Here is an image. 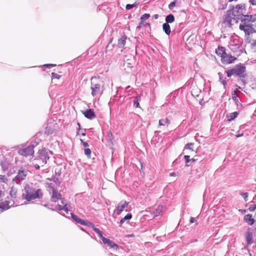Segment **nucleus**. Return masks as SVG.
I'll use <instances>...</instances> for the list:
<instances>
[{
    "label": "nucleus",
    "mask_w": 256,
    "mask_h": 256,
    "mask_svg": "<svg viewBox=\"0 0 256 256\" xmlns=\"http://www.w3.org/2000/svg\"><path fill=\"white\" fill-rule=\"evenodd\" d=\"M136 5L137 4L136 2L132 4H128L126 5V8L128 10H129L135 7Z\"/></svg>",
    "instance_id": "nucleus-40"
},
{
    "label": "nucleus",
    "mask_w": 256,
    "mask_h": 256,
    "mask_svg": "<svg viewBox=\"0 0 256 256\" xmlns=\"http://www.w3.org/2000/svg\"><path fill=\"white\" fill-rule=\"evenodd\" d=\"M162 206H158V208L156 209L154 212V214L155 216L160 215L162 212Z\"/></svg>",
    "instance_id": "nucleus-32"
},
{
    "label": "nucleus",
    "mask_w": 256,
    "mask_h": 256,
    "mask_svg": "<svg viewBox=\"0 0 256 256\" xmlns=\"http://www.w3.org/2000/svg\"><path fill=\"white\" fill-rule=\"evenodd\" d=\"M235 87H236V90L234 91H236V92H240V90H241L240 86H238V85H236Z\"/></svg>",
    "instance_id": "nucleus-50"
},
{
    "label": "nucleus",
    "mask_w": 256,
    "mask_h": 256,
    "mask_svg": "<svg viewBox=\"0 0 256 256\" xmlns=\"http://www.w3.org/2000/svg\"><path fill=\"white\" fill-rule=\"evenodd\" d=\"M102 240L104 244H107L108 246H110L114 249L117 250L118 248V246L109 238H106L103 236L102 238Z\"/></svg>",
    "instance_id": "nucleus-13"
},
{
    "label": "nucleus",
    "mask_w": 256,
    "mask_h": 256,
    "mask_svg": "<svg viewBox=\"0 0 256 256\" xmlns=\"http://www.w3.org/2000/svg\"><path fill=\"white\" fill-rule=\"evenodd\" d=\"M232 98L234 101L235 104L237 106L238 108H241L242 107V104L240 102V100L238 98V96L236 93V91H234L232 94Z\"/></svg>",
    "instance_id": "nucleus-16"
},
{
    "label": "nucleus",
    "mask_w": 256,
    "mask_h": 256,
    "mask_svg": "<svg viewBox=\"0 0 256 256\" xmlns=\"http://www.w3.org/2000/svg\"><path fill=\"white\" fill-rule=\"evenodd\" d=\"M16 190L14 188H12L10 190V194L12 198H16Z\"/></svg>",
    "instance_id": "nucleus-33"
},
{
    "label": "nucleus",
    "mask_w": 256,
    "mask_h": 256,
    "mask_svg": "<svg viewBox=\"0 0 256 256\" xmlns=\"http://www.w3.org/2000/svg\"><path fill=\"white\" fill-rule=\"evenodd\" d=\"M132 218V214L130 213L128 214L124 218L120 220V226L122 225L126 220H129Z\"/></svg>",
    "instance_id": "nucleus-26"
},
{
    "label": "nucleus",
    "mask_w": 256,
    "mask_h": 256,
    "mask_svg": "<svg viewBox=\"0 0 256 256\" xmlns=\"http://www.w3.org/2000/svg\"><path fill=\"white\" fill-rule=\"evenodd\" d=\"M38 154L37 160L41 161L42 164H47L48 160L52 155V152L50 150L44 148L38 150Z\"/></svg>",
    "instance_id": "nucleus-5"
},
{
    "label": "nucleus",
    "mask_w": 256,
    "mask_h": 256,
    "mask_svg": "<svg viewBox=\"0 0 256 256\" xmlns=\"http://www.w3.org/2000/svg\"><path fill=\"white\" fill-rule=\"evenodd\" d=\"M170 176H176V172H172L170 174Z\"/></svg>",
    "instance_id": "nucleus-58"
},
{
    "label": "nucleus",
    "mask_w": 256,
    "mask_h": 256,
    "mask_svg": "<svg viewBox=\"0 0 256 256\" xmlns=\"http://www.w3.org/2000/svg\"><path fill=\"white\" fill-rule=\"evenodd\" d=\"M238 115V112H236L229 114L228 115V121H232L234 120L236 118Z\"/></svg>",
    "instance_id": "nucleus-28"
},
{
    "label": "nucleus",
    "mask_w": 256,
    "mask_h": 256,
    "mask_svg": "<svg viewBox=\"0 0 256 256\" xmlns=\"http://www.w3.org/2000/svg\"><path fill=\"white\" fill-rule=\"evenodd\" d=\"M22 192V198L28 202L36 199H41L43 196L42 190L40 188H36L32 184H26Z\"/></svg>",
    "instance_id": "nucleus-1"
},
{
    "label": "nucleus",
    "mask_w": 256,
    "mask_h": 256,
    "mask_svg": "<svg viewBox=\"0 0 256 256\" xmlns=\"http://www.w3.org/2000/svg\"><path fill=\"white\" fill-rule=\"evenodd\" d=\"M256 209V204H251L248 208V210L250 212H254Z\"/></svg>",
    "instance_id": "nucleus-42"
},
{
    "label": "nucleus",
    "mask_w": 256,
    "mask_h": 256,
    "mask_svg": "<svg viewBox=\"0 0 256 256\" xmlns=\"http://www.w3.org/2000/svg\"><path fill=\"white\" fill-rule=\"evenodd\" d=\"M27 175V171L24 170H20L16 176L14 178V180L16 181V182H20L24 180Z\"/></svg>",
    "instance_id": "nucleus-11"
},
{
    "label": "nucleus",
    "mask_w": 256,
    "mask_h": 256,
    "mask_svg": "<svg viewBox=\"0 0 256 256\" xmlns=\"http://www.w3.org/2000/svg\"><path fill=\"white\" fill-rule=\"evenodd\" d=\"M246 71V67L244 64H236L234 68L226 71V73L229 78L232 75H236L244 78L246 76V74H244Z\"/></svg>",
    "instance_id": "nucleus-4"
},
{
    "label": "nucleus",
    "mask_w": 256,
    "mask_h": 256,
    "mask_svg": "<svg viewBox=\"0 0 256 256\" xmlns=\"http://www.w3.org/2000/svg\"><path fill=\"white\" fill-rule=\"evenodd\" d=\"M92 230L98 234V236L102 238V232L98 228L94 226Z\"/></svg>",
    "instance_id": "nucleus-34"
},
{
    "label": "nucleus",
    "mask_w": 256,
    "mask_h": 256,
    "mask_svg": "<svg viewBox=\"0 0 256 256\" xmlns=\"http://www.w3.org/2000/svg\"><path fill=\"white\" fill-rule=\"evenodd\" d=\"M62 206L60 204H58L56 206V208L58 210H62Z\"/></svg>",
    "instance_id": "nucleus-49"
},
{
    "label": "nucleus",
    "mask_w": 256,
    "mask_h": 256,
    "mask_svg": "<svg viewBox=\"0 0 256 256\" xmlns=\"http://www.w3.org/2000/svg\"><path fill=\"white\" fill-rule=\"evenodd\" d=\"M194 145V143H188L185 146L184 148L191 150L192 151H194V149H193Z\"/></svg>",
    "instance_id": "nucleus-35"
},
{
    "label": "nucleus",
    "mask_w": 256,
    "mask_h": 256,
    "mask_svg": "<svg viewBox=\"0 0 256 256\" xmlns=\"http://www.w3.org/2000/svg\"><path fill=\"white\" fill-rule=\"evenodd\" d=\"M56 66L55 64H46L42 66L43 67H46L48 68H52Z\"/></svg>",
    "instance_id": "nucleus-45"
},
{
    "label": "nucleus",
    "mask_w": 256,
    "mask_h": 256,
    "mask_svg": "<svg viewBox=\"0 0 256 256\" xmlns=\"http://www.w3.org/2000/svg\"><path fill=\"white\" fill-rule=\"evenodd\" d=\"M52 78L59 79V78H60L61 76L56 73L52 72Z\"/></svg>",
    "instance_id": "nucleus-44"
},
{
    "label": "nucleus",
    "mask_w": 256,
    "mask_h": 256,
    "mask_svg": "<svg viewBox=\"0 0 256 256\" xmlns=\"http://www.w3.org/2000/svg\"><path fill=\"white\" fill-rule=\"evenodd\" d=\"M230 50L237 56H240L242 52V49L240 48V44L238 40H231L228 46Z\"/></svg>",
    "instance_id": "nucleus-6"
},
{
    "label": "nucleus",
    "mask_w": 256,
    "mask_h": 256,
    "mask_svg": "<svg viewBox=\"0 0 256 256\" xmlns=\"http://www.w3.org/2000/svg\"><path fill=\"white\" fill-rule=\"evenodd\" d=\"M242 82L244 84L245 83V80H242Z\"/></svg>",
    "instance_id": "nucleus-64"
},
{
    "label": "nucleus",
    "mask_w": 256,
    "mask_h": 256,
    "mask_svg": "<svg viewBox=\"0 0 256 256\" xmlns=\"http://www.w3.org/2000/svg\"><path fill=\"white\" fill-rule=\"evenodd\" d=\"M78 126L79 131L80 130V124L79 122L78 123Z\"/></svg>",
    "instance_id": "nucleus-62"
},
{
    "label": "nucleus",
    "mask_w": 256,
    "mask_h": 256,
    "mask_svg": "<svg viewBox=\"0 0 256 256\" xmlns=\"http://www.w3.org/2000/svg\"><path fill=\"white\" fill-rule=\"evenodd\" d=\"M162 30L164 32L169 36L171 32L169 24L164 23L162 24Z\"/></svg>",
    "instance_id": "nucleus-22"
},
{
    "label": "nucleus",
    "mask_w": 256,
    "mask_h": 256,
    "mask_svg": "<svg viewBox=\"0 0 256 256\" xmlns=\"http://www.w3.org/2000/svg\"><path fill=\"white\" fill-rule=\"evenodd\" d=\"M244 136V134L243 133H241V134L238 133V134H236V138H239V137H241V136Z\"/></svg>",
    "instance_id": "nucleus-53"
},
{
    "label": "nucleus",
    "mask_w": 256,
    "mask_h": 256,
    "mask_svg": "<svg viewBox=\"0 0 256 256\" xmlns=\"http://www.w3.org/2000/svg\"><path fill=\"white\" fill-rule=\"evenodd\" d=\"M150 16V14H142L140 17V20H145L149 18Z\"/></svg>",
    "instance_id": "nucleus-38"
},
{
    "label": "nucleus",
    "mask_w": 256,
    "mask_h": 256,
    "mask_svg": "<svg viewBox=\"0 0 256 256\" xmlns=\"http://www.w3.org/2000/svg\"><path fill=\"white\" fill-rule=\"evenodd\" d=\"M10 208V202L8 200H4L0 202V209L2 211L6 210Z\"/></svg>",
    "instance_id": "nucleus-19"
},
{
    "label": "nucleus",
    "mask_w": 256,
    "mask_h": 256,
    "mask_svg": "<svg viewBox=\"0 0 256 256\" xmlns=\"http://www.w3.org/2000/svg\"><path fill=\"white\" fill-rule=\"evenodd\" d=\"M126 36L125 35L122 36L118 40V46L119 48H123L125 44L126 40Z\"/></svg>",
    "instance_id": "nucleus-18"
},
{
    "label": "nucleus",
    "mask_w": 256,
    "mask_h": 256,
    "mask_svg": "<svg viewBox=\"0 0 256 256\" xmlns=\"http://www.w3.org/2000/svg\"><path fill=\"white\" fill-rule=\"evenodd\" d=\"M128 203L126 201H121L116 208V212L117 215H120L124 209L128 207Z\"/></svg>",
    "instance_id": "nucleus-9"
},
{
    "label": "nucleus",
    "mask_w": 256,
    "mask_h": 256,
    "mask_svg": "<svg viewBox=\"0 0 256 256\" xmlns=\"http://www.w3.org/2000/svg\"><path fill=\"white\" fill-rule=\"evenodd\" d=\"M153 18H154V19H157L158 18V15L157 14H154L153 16H152Z\"/></svg>",
    "instance_id": "nucleus-59"
},
{
    "label": "nucleus",
    "mask_w": 256,
    "mask_h": 256,
    "mask_svg": "<svg viewBox=\"0 0 256 256\" xmlns=\"http://www.w3.org/2000/svg\"><path fill=\"white\" fill-rule=\"evenodd\" d=\"M61 194L54 188H52V194L51 196V201L56 202L61 198Z\"/></svg>",
    "instance_id": "nucleus-14"
},
{
    "label": "nucleus",
    "mask_w": 256,
    "mask_h": 256,
    "mask_svg": "<svg viewBox=\"0 0 256 256\" xmlns=\"http://www.w3.org/2000/svg\"><path fill=\"white\" fill-rule=\"evenodd\" d=\"M176 2H171L169 5H168V8L170 10L173 9V8L176 6Z\"/></svg>",
    "instance_id": "nucleus-46"
},
{
    "label": "nucleus",
    "mask_w": 256,
    "mask_h": 256,
    "mask_svg": "<svg viewBox=\"0 0 256 256\" xmlns=\"http://www.w3.org/2000/svg\"><path fill=\"white\" fill-rule=\"evenodd\" d=\"M82 225L86 226L88 227H91L92 228L94 226V225L91 222L88 220H84Z\"/></svg>",
    "instance_id": "nucleus-31"
},
{
    "label": "nucleus",
    "mask_w": 256,
    "mask_h": 256,
    "mask_svg": "<svg viewBox=\"0 0 256 256\" xmlns=\"http://www.w3.org/2000/svg\"><path fill=\"white\" fill-rule=\"evenodd\" d=\"M252 17L250 18V17L249 18H248V17H243L242 20H246V24H248V22H250L251 21V19H252Z\"/></svg>",
    "instance_id": "nucleus-47"
},
{
    "label": "nucleus",
    "mask_w": 256,
    "mask_h": 256,
    "mask_svg": "<svg viewBox=\"0 0 256 256\" xmlns=\"http://www.w3.org/2000/svg\"><path fill=\"white\" fill-rule=\"evenodd\" d=\"M90 90L93 96H101L104 90V82L98 78L94 76L91 78Z\"/></svg>",
    "instance_id": "nucleus-2"
},
{
    "label": "nucleus",
    "mask_w": 256,
    "mask_h": 256,
    "mask_svg": "<svg viewBox=\"0 0 256 256\" xmlns=\"http://www.w3.org/2000/svg\"><path fill=\"white\" fill-rule=\"evenodd\" d=\"M82 145L84 146V148H87L89 146L88 143L87 142H84V144H82Z\"/></svg>",
    "instance_id": "nucleus-55"
},
{
    "label": "nucleus",
    "mask_w": 256,
    "mask_h": 256,
    "mask_svg": "<svg viewBox=\"0 0 256 256\" xmlns=\"http://www.w3.org/2000/svg\"><path fill=\"white\" fill-rule=\"evenodd\" d=\"M244 220L248 222V224L252 226L254 222V220L252 218V215L250 214H248L244 216Z\"/></svg>",
    "instance_id": "nucleus-21"
},
{
    "label": "nucleus",
    "mask_w": 256,
    "mask_h": 256,
    "mask_svg": "<svg viewBox=\"0 0 256 256\" xmlns=\"http://www.w3.org/2000/svg\"><path fill=\"white\" fill-rule=\"evenodd\" d=\"M84 152L88 158H90L91 150L90 148H85L84 150Z\"/></svg>",
    "instance_id": "nucleus-37"
},
{
    "label": "nucleus",
    "mask_w": 256,
    "mask_h": 256,
    "mask_svg": "<svg viewBox=\"0 0 256 256\" xmlns=\"http://www.w3.org/2000/svg\"><path fill=\"white\" fill-rule=\"evenodd\" d=\"M53 130V129H52L50 126H46L45 128L44 132L46 134H50L52 133Z\"/></svg>",
    "instance_id": "nucleus-36"
},
{
    "label": "nucleus",
    "mask_w": 256,
    "mask_h": 256,
    "mask_svg": "<svg viewBox=\"0 0 256 256\" xmlns=\"http://www.w3.org/2000/svg\"><path fill=\"white\" fill-rule=\"evenodd\" d=\"M221 60L224 64H230L234 62L236 60V58L226 54L224 56H222Z\"/></svg>",
    "instance_id": "nucleus-10"
},
{
    "label": "nucleus",
    "mask_w": 256,
    "mask_h": 256,
    "mask_svg": "<svg viewBox=\"0 0 256 256\" xmlns=\"http://www.w3.org/2000/svg\"><path fill=\"white\" fill-rule=\"evenodd\" d=\"M47 185H48V188H50L52 190V188H54L53 186H52V184H47Z\"/></svg>",
    "instance_id": "nucleus-57"
},
{
    "label": "nucleus",
    "mask_w": 256,
    "mask_h": 256,
    "mask_svg": "<svg viewBox=\"0 0 256 256\" xmlns=\"http://www.w3.org/2000/svg\"><path fill=\"white\" fill-rule=\"evenodd\" d=\"M234 20L233 16L232 15L231 10H228L226 14L224 16V22L229 26L232 24V22Z\"/></svg>",
    "instance_id": "nucleus-12"
},
{
    "label": "nucleus",
    "mask_w": 256,
    "mask_h": 256,
    "mask_svg": "<svg viewBox=\"0 0 256 256\" xmlns=\"http://www.w3.org/2000/svg\"><path fill=\"white\" fill-rule=\"evenodd\" d=\"M70 215H71V218H72V219L74 221H75L76 223L79 224H82L84 220L80 218L79 217H78L77 216H76L72 212L70 213Z\"/></svg>",
    "instance_id": "nucleus-23"
},
{
    "label": "nucleus",
    "mask_w": 256,
    "mask_h": 256,
    "mask_svg": "<svg viewBox=\"0 0 256 256\" xmlns=\"http://www.w3.org/2000/svg\"><path fill=\"white\" fill-rule=\"evenodd\" d=\"M34 167L36 170H39V169H40V167L39 165H38V164H34Z\"/></svg>",
    "instance_id": "nucleus-56"
},
{
    "label": "nucleus",
    "mask_w": 256,
    "mask_h": 256,
    "mask_svg": "<svg viewBox=\"0 0 256 256\" xmlns=\"http://www.w3.org/2000/svg\"><path fill=\"white\" fill-rule=\"evenodd\" d=\"M51 180H52L57 185H59L60 184V181L59 180V179L58 178H56V177H54L53 178H52L51 179Z\"/></svg>",
    "instance_id": "nucleus-41"
},
{
    "label": "nucleus",
    "mask_w": 256,
    "mask_h": 256,
    "mask_svg": "<svg viewBox=\"0 0 256 256\" xmlns=\"http://www.w3.org/2000/svg\"><path fill=\"white\" fill-rule=\"evenodd\" d=\"M218 75L219 76L220 82L223 84L224 88H226L227 84L225 80L226 78L224 77L223 74L221 72H218Z\"/></svg>",
    "instance_id": "nucleus-25"
},
{
    "label": "nucleus",
    "mask_w": 256,
    "mask_h": 256,
    "mask_svg": "<svg viewBox=\"0 0 256 256\" xmlns=\"http://www.w3.org/2000/svg\"><path fill=\"white\" fill-rule=\"evenodd\" d=\"M231 10L232 15L233 16L234 21L237 22L238 20L242 19L243 17H252V16L244 15V11L245 10V6L240 4L236 6Z\"/></svg>",
    "instance_id": "nucleus-3"
},
{
    "label": "nucleus",
    "mask_w": 256,
    "mask_h": 256,
    "mask_svg": "<svg viewBox=\"0 0 256 256\" xmlns=\"http://www.w3.org/2000/svg\"><path fill=\"white\" fill-rule=\"evenodd\" d=\"M227 4H224L222 6V10L225 9L226 8Z\"/></svg>",
    "instance_id": "nucleus-61"
},
{
    "label": "nucleus",
    "mask_w": 256,
    "mask_h": 256,
    "mask_svg": "<svg viewBox=\"0 0 256 256\" xmlns=\"http://www.w3.org/2000/svg\"><path fill=\"white\" fill-rule=\"evenodd\" d=\"M184 158L186 163H188L190 161V156H184Z\"/></svg>",
    "instance_id": "nucleus-48"
},
{
    "label": "nucleus",
    "mask_w": 256,
    "mask_h": 256,
    "mask_svg": "<svg viewBox=\"0 0 256 256\" xmlns=\"http://www.w3.org/2000/svg\"><path fill=\"white\" fill-rule=\"evenodd\" d=\"M196 221L195 218L193 217H191L190 218V222L191 224L194 222Z\"/></svg>",
    "instance_id": "nucleus-54"
},
{
    "label": "nucleus",
    "mask_w": 256,
    "mask_h": 256,
    "mask_svg": "<svg viewBox=\"0 0 256 256\" xmlns=\"http://www.w3.org/2000/svg\"><path fill=\"white\" fill-rule=\"evenodd\" d=\"M69 208H70V205L68 204H66L62 206V210H64V212H66V213L68 214Z\"/></svg>",
    "instance_id": "nucleus-39"
},
{
    "label": "nucleus",
    "mask_w": 256,
    "mask_h": 256,
    "mask_svg": "<svg viewBox=\"0 0 256 256\" xmlns=\"http://www.w3.org/2000/svg\"><path fill=\"white\" fill-rule=\"evenodd\" d=\"M240 29L244 31L245 34L248 36L252 34L254 31L252 25L246 24V20H242V24L240 25Z\"/></svg>",
    "instance_id": "nucleus-7"
},
{
    "label": "nucleus",
    "mask_w": 256,
    "mask_h": 256,
    "mask_svg": "<svg viewBox=\"0 0 256 256\" xmlns=\"http://www.w3.org/2000/svg\"><path fill=\"white\" fill-rule=\"evenodd\" d=\"M240 194L244 198V201L246 202L248 201V192L240 193Z\"/></svg>",
    "instance_id": "nucleus-43"
},
{
    "label": "nucleus",
    "mask_w": 256,
    "mask_h": 256,
    "mask_svg": "<svg viewBox=\"0 0 256 256\" xmlns=\"http://www.w3.org/2000/svg\"><path fill=\"white\" fill-rule=\"evenodd\" d=\"M166 21L167 24L172 23L174 21V17L172 14H170L166 18Z\"/></svg>",
    "instance_id": "nucleus-27"
},
{
    "label": "nucleus",
    "mask_w": 256,
    "mask_h": 256,
    "mask_svg": "<svg viewBox=\"0 0 256 256\" xmlns=\"http://www.w3.org/2000/svg\"><path fill=\"white\" fill-rule=\"evenodd\" d=\"M86 129L80 130V132H81V134L82 136H86Z\"/></svg>",
    "instance_id": "nucleus-52"
},
{
    "label": "nucleus",
    "mask_w": 256,
    "mask_h": 256,
    "mask_svg": "<svg viewBox=\"0 0 256 256\" xmlns=\"http://www.w3.org/2000/svg\"><path fill=\"white\" fill-rule=\"evenodd\" d=\"M150 26V24L149 23L144 22V20H140L138 25L136 26V29L140 30L142 26Z\"/></svg>",
    "instance_id": "nucleus-30"
},
{
    "label": "nucleus",
    "mask_w": 256,
    "mask_h": 256,
    "mask_svg": "<svg viewBox=\"0 0 256 256\" xmlns=\"http://www.w3.org/2000/svg\"><path fill=\"white\" fill-rule=\"evenodd\" d=\"M80 142H81V143H82V144H84V142H84V141L82 140V139H80Z\"/></svg>",
    "instance_id": "nucleus-63"
},
{
    "label": "nucleus",
    "mask_w": 256,
    "mask_h": 256,
    "mask_svg": "<svg viewBox=\"0 0 256 256\" xmlns=\"http://www.w3.org/2000/svg\"><path fill=\"white\" fill-rule=\"evenodd\" d=\"M250 3L252 6H256V0H249Z\"/></svg>",
    "instance_id": "nucleus-51"
},
{
    "label": "nucleus",
    "mask_w": 256,
    "mask_h": 256,
    "mask_svg": "<svg viewBox=\"0 0 256 256\" xmlns=\"http://www.w3.org/2000/svg\"><path fill=\"white\" fill-rule=\"evenodd\" d=\"M170 124V121L168 118H162L159 120L158 125L161 126H168Z\"/></svg>",
    "instance_id": "nucleus-24"
},
{
    "label": "nucleus",
    "mask_w": 256,
    "mask_h": 256,
    "mask_svg": "<svg viewBox=\"0 0 256 256\" xmlns=\"http://www.w3.org/2000/svg\"><path fill=\"white\" fill-rule=\"evenodd\" d=\"M34 145L28 146L26 148L19 150L18 153L20 155L24 156H32L34 154Z\"/></svg>",
    "instance_id": "nucleus-8"
},
{
    "label": "nucleus",
    "mask_w": 256,
    "mask_h": 256,
    "mask_svg": "<svg viewBox=\"0 0 256 256\" xmlns=\"http://www.w3.org/2000/svg\"><path fill=\"white\" fill-rule=\"evenodd\" d=\"M84 116L90 120L94 119L96 116L92 109H88L82 112Z\"/></svg>",
    "instance_id": "nucleus-15"
},
{
    "label": "nucleus",
    "mask_w": 256,
    "mask_h": 256,
    "mask_svg": "<svg viewBox=\"0 0 256 256\" xmlns=\"http://www.w3.org/2000/svg\"><path fill=\"white\" fill-rule=\"evenodd\" d=\"M140 100V96H137L135 98L134 102V106L135 108H140L139 101Z\"/></svg>",
    "instance_id": "nucleus-29"
},
{
    "label": "nucleus",
    "mask_w": 256,
    "mask_h": 256,
    "mask_svg": "<svg viewBox=\"0 0 256 256\" xmlns=\"http://www.w3.org/2000/svg\"><path fill=\"white\" fill-rule=\"evenodd\" d=\"M245 236L247 244L250 245L253 243L254 240L252 232L250 231L247 232Z\"/></svg>",
    "instance_id": "nucleus-17"
},
{
    "label": "nucleus",
    "mask_w": 256,
    "mask_h": 256,
    "mask_svg": "<svg viewBox=\"0 0 256 256\" xmlns=\"http://www.w3.org/2000/svg\"><path fill=\"white\" fill-rule=\"evenodd\" d=\"M252 44L253 46L256 47V40H254Z\"/></svg>",
    "instance_id": "nucleus-60"
},
{
    "label": "nucleus",
    "mask_w": 256,
    "mask_h": 256,
    "mask_svg": "<svg viewBox=\"0 0 256 256\" xmlns=\"http://www.w3.org/2000/svg\"><path fill=\"white\" fill-rule=\"evenodd\" d=\"M216 53L220 56L222 58L226 54V48L222 46H218L217 49L216 50Z\"/></svg>",
    "instance_id": "nucleus-20"
}]
</instances>
